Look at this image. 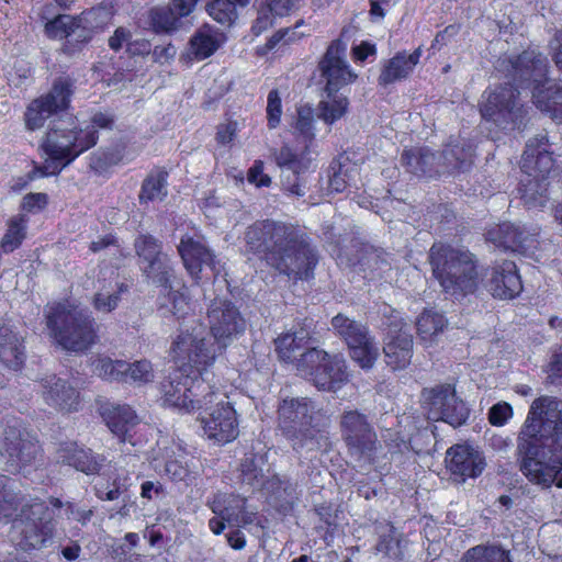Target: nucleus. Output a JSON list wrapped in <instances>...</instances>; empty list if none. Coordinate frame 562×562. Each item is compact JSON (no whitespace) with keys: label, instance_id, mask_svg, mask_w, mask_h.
I'll return each mask as SVG.
<instances>
[{"label":"nucleus","instance_id":"52","mask_svg":"<svg viewBox=\"0 0 562 562\" xmlns=\"http://www.w3.org/2000/svg\"><path fill=\"white\" fill-rule=\"evenodd\" d=\"M75 15L57 14L44 24V33L50 40H65L70 35Z\"/></svg>","mask_w":562,"mask_h":562},{"label":"nucleus","instance_id":"51","mask_svg":"<svg viewBox=\"0 0 562 562\" xmlns=\"http://www.w3.org/2000/svg\"><path fill=\"white\" fill-rule=\"evenodd\" d=\"M126 291L124 284H119L113 291H98L92 299V306L97 312L111 313L121 301V293Z\"/></svg>","mask_w":562,"mask_h":562},{"label":"nucleus","instance_id":"54","mask_svg":"<svg viewBox=\"0 0 562 562\" xmlns=\"http://www.w3.org/2000/svg\"><path fill=\"white\" fill-rule=\"evenodd\" d=\"M167 300L168 303H161L160 308H165L178 319L183 318L190 313L191 305L186 289L182 291H168Z\"/></svg>","mask_w":562,"mask_h":562},{"label":"nucleus","instance_id":"15","mask_svg":"<svg viewBox=\"0 0 562 562\" xmlns=\"http://www.w3.org/2000/svg\"><path fill=\"white\" fill-rule=\"evenodd\" d=\"M348 29L344 27L339 36L333 40L318 61L321 76L325 79V92L328 98L334 97L345 86L357 80L345 59L348 42Z\"/></svg>","mask_w":562,"mask_h":562},{"label":"nucleus","instance_id":"45","mask_svg":"<svg viewBox=\"0 0 562 562\" xmlns=\"http://www.w3.org/2000/svg\"><path fill=\"white\" fill-rule=\"evenodd\" d=\"M463 562H512L509 552L497 546H476L467 551Z\"/></svg>","mask_w":562,"mask_h":562},{"label":"nucleus","instance_id":"35","mask_svg":"<svg viewBox=\"0 0 562 562\" xmlns=\"http://www.w3.org/2000/svg\"><path fill=\"white\" fill-rule=\"evenodd\" d=\"M486 238L498 247L517 251L524 245L525 232L514 224L503 223L490 229Z\"/></svg>","mask_w":562,"mask_h":562},{"label":"nucleus","instance_id":"62","mask_svg":"<svg viewBox=\"0 0 562 562\" xmlns=\"http://www.w3.org/2000/svg\"><path fill=\"white\" fill-rule=\"evenodd\" d=\"M9 482V477L0 475V515L3 517H10L15 510L14 497L7 490Z\"/></svg>","mask_w":562,"mask_h":562},{"label":"nucleus","instance_id":"11","mask_svg":"<svg viewBox=\"0 0 562 562\" xmlns=\"http://www.w3.org/2000/svg\"><path fill=\"white\" fill-rule=\"evenodd\" d=\"M209 403H201L200 422L204 435L216 443L233 441L238 436L236 412L227 401L225 392L214 386L206 393Z\"/></svg>","mask_w":562,"mask_h":562},{"label":"nucleus","instance_id":"60","mask_svg":"<svg viewBox=\"0 0 562 562\" xmlns=\"http://www.w3.org/2000/svg\"><path fill=\"white\" fill-rule=\"evenodd\" d=\"M114 124H115V120L112 114L104 113V112L94 113L91 117V127L93 130L89 131L87 133V136L83 140H97L99 137L98 130H110L111 131V130H113Z\"/></svg>","mask_w":562,"mask_h":562},{"label":"nucleus","instance_id":"38","mask_svg":"<svg viewBox=\"0 0 562 562\" xmlns=\"http://www.w3.org/2000/svg\"><path fill=\"white\" fill-rule=\"evenodd\" d=\"M246 499L238 495L220 493L214 496L210 507L215 515L231 524L244 509Z\"/></svg>","mask_w":562,"mask_h":562},{"label":"nucleus","instance_id":"32","mask_svg":"<svg viewBox=\"0 0 562 562\" xmlns=\"http://www.w3.org/2000/svg\"><path fill=\"white\" fill-rule=\"evenodd\" d=\"M311 340L308 330L301 328L280 335L276 340V351L281 360L296 363L300 353L307 348Z\"/></svg>","mask_w":562,"mask_h":562},{"label":"nucleus","instance_id":"55","mask_svg":"<svg viewBox=\"0 0 562 562\" xmlns=\"http://www.w3.org/2000/svg\"><path fill=\"white\" fill-rule=\"evenodd\" d=\"M134 247L136 254L143 259V262L155 260L158 256L164 255L161 244L150 235H140L135 239Z\"/></svg>","mask_w":562,"mask_h":562},{"label":"nucleus","instance_id":"63","mask_svg":"<svg viewBox=\"0 0 562 562\" xmlns=\"http://www.w3.org/2000/svg\"><path fill=\"white\" fill-rule=\"evenodd\" d=\"M122 156L119 150H109L100 155L93 154L90 161V167L97 171L104 170L106 167L121 161Z\"/></svg>","mask_w":562,"mask_h":562},{"label":"nucleus","instance_id":"25","mask_svg":"<svg viewBox=\"0 0 562 562\" xmlns=\"http://www.w3.org/2000/svg\"><path fill=\"white\" fill-rule=\"evenodd\" d=\"M422 55V46H418L409 54L406 50H401L391 58L383 60L378 77L379 86L386 88L396 82L407 80L419 64Z\"/></svg>","mask_w":562,"mask_h":562},{"label":"nucleus","instance_id":"31","mask_svg":"<svg viewBox=\"0 0 562 562\" xmlns=\"http://www.w3.org/2000/svg\"><path fill=\"white\" fill-rule=\"evenodd\" d=\"M0 360L14 370H18L24 360L22 338L4 323H0Z\"/></svg>","mask_w":562,"mask_h":562},{"label":"nucleus","instance_id":"59","mask_svg":"<svg viewBox=\"0 0 562 562\" xmlns=\"http://www.w3.org/2000/svg\"><path fill=\"white\" fill-rule=\"evenodd\" d=\"M154 370L153 366L148 360H138L133 363H128L126 370V381L131 380L137 383H147L153 381Z\"/></svg>","mask_w":562,"mask_h":562},{"label":"nucleus","instance_id":"46","mask_svg":"<svg viewBox=\"0 0 562 562\" xmlns=\"http://www.w3.org/2000/svg\"><path fill=\"white\" fill-rule=\"evenodd\" d=\"M331 101L318 103V117L326 124L331 125L341 119L348 111L349 100L347 97H331Z\"/></svg>","mask_w":562,"mask_h":562},{"label":"nucleus","instance_id":"43","mask_svg":"<svg viewBox=\"0 0 562 562\" xmlns=\"http://www.w3.org/2000/svg\"><path fill=\"white\" fill-rule=\"evenodd\" d=\"M128 363L123 360L99 358L93 362V371L97 375L109 381H125Z\"/></svg>","mask_w":562,"mask_h":562},{"label":"nucleus","instance_id":"26","mask_svg":"<svg viewBox=\"0 0 562 562\" xmlns=\"http://www.w3.org/2000/svg\"><path fill=\"white\" fill-rule=\"evenodd\" d=\"M45 164L29 173V180H33L37 173L49 176L58 173L64 167L70 164L79 154L87 150L89 146L85 143H43Z\"/></svg>","mask_w":562,"mask_h":562},{"label":"nucleus","instance_id":"34","mask_svg":"<svg viewBox=\"0 0 562 562\" xmlns=\"http://www.w3.org/2000/svg\"><path fill=\"white\" fill-rule=\"evenodd\" d=\"M519 192L527 207L538 209L544 206L548 201L547 177L524 175L520 179Z\"/></svg>","mask_w":562,"mask_h":562},{"label":"nucleus","instance_id":"27","mask_svg":"<svg viewBox=\"0 0 562 562\" xmlns=\"http://www.w3.org/2000/svg\"><path fill=\"white\" fill-rule=\"evenodd\" d=\"M45 403L60 412L77 411L79 392L68 381L50 375L42 380Z\"/></svg>","mask_w":562,"mask_h":562},{"label":"nucleus","instance_id":"58","mask_svg":"<svg viewBox=\"0 0 562 562\" xmlns=\"http://www.w3.org/2000/svg\"><path fill=\"white\" fill-rule=\"evenodd\" d=\"M68 462L77 470L85 472L87 474L98 472L100 467L99 462L92 456L91 451L85 449H75L74 452L68 458Z\"/></svg>","mask_w":562,"mask_h":562},{"label":"nucleus","instance_id":"20","mask_svg":"<svg viewBox=\"0 0 562 562\" xmlns=\"http://www.w3.org/2000/svg\"><path fill=\"white\" fill-rule=\"evenodd\" d=\"M178 252L186 269L194 278H199L203 266L210 267L215 274L221 272L220 262L206 245L204 236L198 232L181 236Z\"/></svg>","mask_w":562,"mask_h":562},{"label":"nucleus","instance_id":"23","mask_svg":"<svg viewBox=\"0 0 562 562\" xmlns=\"http://www.w3.org/2000/svg\"><path fill=\"white\" fill-rule=\"evenodd\" d=\"M37 451L36 443L23 438L18 428L8 427L4 429L0 453L7 459L8 471H20L24 465L32 462Z\"/></svg>","mask_w":562,"mask_h":562},{"label":"nucleus","instance_id":"40","mask_svg":"<svg viewBox=\"0 0 562 562\" xmlns=\"http://www.w3.org/2000/svg\"><path fill=\"white\" fill-rule=\"evenodd\" d=\"M447 325L445 316L435 311H425L417 318V333L423 340H432Z\"/></svg>","mask_w":562,"mask_h":562},{"label":"nucleus","instance_id":"19","mask_svg":"<svg viewBox=\"0 0 562 562\" xmlns=\"http://www.w3.org/2000/svg\"><path fill=\"white\" fill-rule=\"evenodd\" d=\"M294 228L281 222L261 221L249 226L245 233V240L250 251L263 254L268 257L277 251L292 236Z\"/></svg>","mask_w":562,"mask_h":562},{"label":"nucleus","instance_id":"49","mask_svg":"<svg viewBox=\"0 0 562 562\" xmlns=\"http://www.w3.org/2000/svg\"><path fill=\"white\" fill-rule=\"evenodd\" d=\"M375 550L390 558H400V540L395 528L390 524H382L379 527V541Z\"/></svg>","mask_w":562,"mask_h":562},{"label":"nucleus","instance_id":"57","mask_svg":"<svg viewBox=\"0 0 562 562\" xmlns=\"http://www.w3.org/2000/svg\"><path fill=\"white\" fill-rule=\"evenodd\" d=\"M283 114L282 99L277 88L269 91L267 97L266 119L269 130H276L281 124Z\"/></svg>","mask_w":562,"mask_h":562},{"label":"nucleus","instance_id":"9","mask_svg":"<svg viewBox=\"0 0 562 562\" xmlns=\"http://www.w3.org/2000/svg\"><path fill=\"white\" fill-rule=\"evenodd\" d=\"M224 349L214 338H207L193 329L177 336L171 346V356L177 366L202 376V371L211 367Z\"/></svg>","mask_w":562,"mask_h":562},{"label":"nucleus","instance_id":"64","mask_svg":"<svg viewBox=\"0 0 562 562\" xmlns=\"http://www.w3.org/2000/svg\"><path fill=\"white\" fill-rule=\"evenodd\" d=\"M513 409L508 403L493 405L488 411V420L493 426H503L512 417Z\"/></svg>","mask_w":562,"mask_h":562},{"label":"nucleus","instance_id":"36","mask_svg":"<svg viewBox=\"0 0 562 562\" xmlns=\"http://www.w3.org/2000/svg\"><path fill=\"white\" fill-rule=\"evenodd\" d=\"M148 22L154 33L171 34L179 29L181 19L168 4L151 8L148 13Z\"/></svg>","mask_w":562,"mask_h":562},{"label":"nucleus","instance_id":"50","mask_svg":"<svg viewBox=\"0 0 562 562\" xmlns=\"http://www.w3.org/2000/svg\"><path fill=\"white\" fill-rule=\"evenodd\" d=\"M293 128L301 137L304 138V140L315 139L314 110L310 104H304L297 108Z\"/></svg>","mask_w":562,"mask_h":562},{"label":"nucleus","instance_id":"7","mask_svg":"<svg viewBox=\"0 0 562 562\" xmlns=\"http://www.w3.org/2000/svg\"><path fill=\"white\" fill-rule=\"evenodd\" d=\"M318 259V252L310 239L294 229L292 236L269 255L268 265L290 280H308L314 276Z\"/></svg>","mask_w":562,"mask_h":562},{"label":"nucleus","instance_id":"14","mask_svg":"<svg viewBox=\"0 0 562 562\" xmlns=\"http://www.w3.org/2000/svg\"><path fill=\"white\" fill-rule=\"evenodd\" d=\"M339 427L348 453L357 460L371 461L380 442L367 415L357 409L345 411Z\"/></svg>","mask_w":562,"mask_h":562},{"label":"nucleus","instance_id":"12","mask_svg":"<svg viewBox=\"0 0 562 562\" xmlns=\"http://www.w3.org/2000/svg\"><path fill=\"white\" fill-rule=\"evenodd\" d=\"M13 529L19 535L18 546L22 550L41 549L53 538L55 530L54 512L42 502L23 507L14 520Z\"/></svg>","mask_w":562,"mask_h":562},{"label":"nucleus","instance_id":"56","mask_svg":"<svg viewBox=\"0 0 562 562\" xmlns=\"http://www.w3.org/2000/svg\"><path fill=\"white\" fill-rule=\"evenodd\" d=\"M351 171L357 172V169L341 162L333 164L330 166L329 189L335 192H342L351 184Z\"/></svg>","mask_w":562,"mask_h":562},{"label":"nucleus","instance_id":"13","mask_svg":"<svg viewBox=\"0 0 562 562\" xmlns=\"http://www.w3.org/2000/svg\"><path fill=\"white\" fill-rule=\"evenodd\" d=\"M75 83L69 77L56 78L50 89L33 99L24 112L25 127L35 131L44 126L46 120L70 108Z\"/></svg>","mask_w":562,"mask_h":562},{"label":"nucleus","instance_id":"39","mask_svg":"<svg viewBox=\"0 0 562 562\" xmlns=\"http://www.w3.org/2000/svg\"><path fill=\"white\" fill-rule=\"evenodd\" d=\"M69 33L61 47L63 53L69 56L81 52L93 37L92 30L82 24L81 15H75Z\"/></svg>","mask_w":562,"mask_h":562},{"label":"nucleus","instance_id":"37","mask_svg":"<svg viewBox=\"0 0 562 562\" xmlns=\"http://www.w3.org/2000/svg\"><path fill=\"white\" fill-rule=\"evenodd\" d=\"M167 177L168 173L164 170L150 172L143 182L139 192V202L143 204L162 201L168 194Z\"/></svg>","mask_w":562,"mask_h":562},{"label":"nucleus","instance_id":"18","mask_svg":"<svg viewBox=\"0 0 562 562\" xmlns=\"http://www.w3.org/2000/svg\"><path fill=\"white\" fill-rule=\"evenodd\" d=\"M206 317L214 340L225 348L245 329V319L240 312L227 300H214L207 310Z\"/></svg>","mask_w":562,"mask_h":562},{"label":"nucleus","instance_id":"2","mask_svg":"<svg viewBox=\"0 0 562 562\" xmlns=\"http://www.w3.org/2000/svg\"><path fill=\"white\" fill-rule=\"evenodd\" d=\"M507 78L531 91L533 104L553 121L562 122V81L549 77V60L537 48L528 47L501 60Z\"/></svg>","mask_w":562,"mask_h":562},{"label":"nucleus","instance_id":"28","mask_svg":"<svg viewBox=\"0 0 562 562\" xmlns=\"http://www.w3.org/2000/svg\"><path fill=\"white\" fill-rule=\"evenodd\" d=\"M488 291L494 297L510 300L522 290V283L515 262L504 260L492 268Z\"/></svg>","mask_w":562,"mask_h":562},{"label":"nucleus","instance_id":"48","mask_svg":"<svg viewBox=\"0 0 562 562\" xmlns=\"http://www.w3.org/2000/svg\"><path fill=\"white\" fill-rule=\"evenodd\" d=\"M305 36H307V34L297 32L293 27L279 29L266 41L263 45L257 47V54L263 56L274 49L280 43L290 45L301 41Z\"/></svg>","mask_w":562,"mask_h":562},{"label":"nucleus","instance_id":"21","mask_svg":"<svg viewBox=\"0 0 562 562\" xmlns=\"http://www.w3.org/2000/svg\"><path fill=\"white\" fill-rule=\"evenodd\" d=\"M446 465L453 480L460 483L480 476L486 461L483 452L469 443H458L446 452Z\"/></svg>","mask_w":562,"mask_h":562},{"label":"nucleus","instance_id":"17","mask_svg":"<svg viewBox=\"0 0 562 562\" xmlns=\"http://www.w3.org/2000/svg\"><path fill=\"white\" fill-rule=\"evenodd\" d=\"M428 418L443 420L453 427L461 426L469 416L465 404L457 397L451 385H441L423 393Z\"/></svg>","mask_w":562,"mask_h":562},{"label":"nucleus","instance_id":"53","mask_svg":"<svg viewBox=\"0 0 562 562\" xmlns=\"http://www.w3.org/2000/svg\"><path fill=\"white\" fill-rule=\"evenodd\" d=\"M263 459L261 456H249L241 463V479L251 486H259L263 482Z\"/></svg>","mask_w":562,"mask_h":562},{"label":"nucleus","instance_id":"29","mask_svg":"<svg viewBox=\"0 0 562 562\" xmlns=\"http://www.w3.org/2000/svg\"><path fill=\"white\" fill-rule=\"evenodd\" d=\"M441 156L426 146H411L403 151L402 162L411 173L417 177H432L439 172Z\"/></svg>","mask_w":562,"mask_h":562},{"label":"nucleus","instance_id":"33","mask_svg":"<svg viewBox=\"0 0 562 562\" xmlns=\"http://www.w3.org/2000/svg\"><path fill=\"white\" fill-rule=\"evenodd\" d=\"M103 418L110 430L116 435L121 441L126 440V435L136 424V415L127 405H114L103 412Z\"/></svg>","mask_w":562,"mask_h":562},{"label":"nucleus","instance_id":"1","mask_svg":"<svg viewBox=\"0 0 562 562\" xmlns=\"http://www.w3.org/2000/svg\"><path fill=\"white\" fill-rule=\"evenodd\" d=\"M519 468L529 482L562 487V401L541 396L530 406L517 439Z\"/></svg>","mask_w":562,"mask_h":562},{"label":"nucleus","instance_id":"4","mask_svg":"<svg viewBox=\"0 0 562 562\" xmlns=\"http://www.w3.org/2000/svg\"><path fill=\"white\" fill-rule=\"evenodd\" d=\"M319 409L308 397L284 398L278 407V428L299 453L314 452L327 442L318 427Z\"/></svg>","mask_w":562,"mask_h":562},{"label":"nucleus","instance_id":"16","mask_svg":"<svg viewBox=\"0 0 562 562\" xmlns=\"http://www.w3.org/2000/svg\"><path fill=\"white\" fill-rule=\"evenodd\" d=\"M331 326L347 344L351 359L362 369H371L378 359L379 348L367 326L344 314L333 317Z\"/></svg>","mask_w":562,"mask_h":562},{"label":"nucleus","instance_id":"24","mask_svg":"<svg viewBox=\"0 0 562 562\" xmlns=\"http://www.w3.org/2000/svg\"><path fill=\"white\" fill-rule=\"evenodd\" d=\"M383 351L386 364L393 370L404 369L411 363L413 336L405 324L392 323L390 325Z\"/></svg>","mask_w":562,"mask_h":562},{"label":"nucleus","instance_id":"30","mask_svg":"<svg viewBox=\"0 0 562 562\" xmlns=\"http://www.w3.org/2000/svg\"><path fill=\"white\" fill-rule=\"evenodd\" d=\"M544 143H530L526 145L520 160L524 175L532 177H548L554 166L552 153Z\"/></svg>","mask_w":562,"mask_h":562},{"label":"nucleus","instance_id":"61","mask_svg":"<svg viewBox=\"0 0 562 562\" xmlns=\"http://www.w3.org/2000/svg\"><path fill=\"white\" fill-rule=\"evenodd\" d=\"M303 0H266L268 11L278 16H286L297 11Z\"/></svg>","mask_w":562,"mask_h":562},{"label":"nucleus","instance_id":"10","mask_svg":"<svg viewBox=\"0 0 562 562\" xmlns=\"http://www.w3.org/2000/svg\"><path fill=\"white\" fill-rule=\"evenodd\" d=\"M301 375L318 390L334 392L347 380L345 360L341 356H329L326 351L311 347L300 353L295 363Z\"/></svg>","mask_w":562,"mask_h":562},{"label":"nucleus","instance_id":"41","mask_svg":"<svg viewBox=\"0 0 562 562\" xmlns=\"http://www.w3.org/2000/svg\"><path fill=\"white\" fill-rule=\"evenodd\" d=\"M143 272L147 278L153 280V282L167 289L172 276L170 259L166 254L158 256L157 259L143 266Z\"/></svg>","mask_w":562,"mask_h":562},{"label":"nucleus","instance_id":"3","mask_svg":"<svg viewBox=\"0 0 562 562\" xmlns=\"http://www.w3.org/2000/svg\"><path fill=\"white\" fill-rule=\"evenodd\" d=\"M434 279L441 292L453 301L474 295L483 281L479 260L464 247L436 243L428 254Z\"/></svg>","mask_w":562,"mask_h":562},{"label":"nucleus","instance_id":"5","mask_svg":"<svg viewBox=\"0 0 562 562\" xmlns=\"http://www.w3.org/2000/svg\"><path fill=\"white\" fill-rule=\"evenodd\" d=\"M515 82H504L487 87L479 102L483 121L504 131H524L529 121V106L521 101Z\"/></svg>","mask_w":562,"mask_h":562},{"label":"nucleus","instance_id":"47","mask_svg":"<svg viewBox=\"0 0 562 562\" xmlns=\"http://www.w3.org/2000/svg\"><path fill=\"white\" fill-rule=\"evenodd\" d=\"M220 47V43L212 34L198 31L190 38V49L195 59L204 60L211 57Z\"/></svg>","mask_w":562,"mask_h":562},{"label":"nucleus","instance_id":"6","mask_svg":"<svg viewBox=\"0 0 562 562\" xmlns=\"http://www.w3.org/2000/svg\"><path fill=\"white\" fill-rule=\"evenodd\" d=\"M46 325L54 338L67 350H87L97 339L94 318L86 311L56 304L46 312Z\"/></svg>","mask_w":562,"mask_h":562},{"label":"nucleus","instance_id":"22","mask_svg":"<svg viewBox=\"0 0 562 562\" xmlns=\"http://www.w3.org/2000/svg\"><path fill=\"white\" fill-rule=\"evenodd\" d=\"M313 161V153L306 143H291L283 146L277 156L278 165L284 170L291 171L296 178L292 181L286 177L283 188L290 194L302 196L304 190L299 176L307 171Z\"/></svg>","mask_w":562,"mask_h":562},{"label":"nucleus","instance_id":"44","mask_svg":"<svg viewBox=\"0 0 562 562\" xmlns=\"http://www.w3.org/2000/svg\"><path fill=\"white\" fill-rule=\"evenodd\" d=\"M237 7L234 0H211L206 3L207 14L222 25H232L237 18Z\"/></svg>","mask_w":562,"mask_h":562},{"label":"nucleus","instance_id":"8","mask_svg":"<svg viewBox=\"0 0 562 562\" xmlns=\"http://www.w3.org/2000/svg\"><path fill=\"white\" fill-rule=\"evenodd\" d=\"M212 387L203 376L178 366L160 384L161 400L166 406L190 413L211 401L206 393Z\"/></svg>","mask_w":562,"mask_h":562},{"label":"nucleus","instance_id":"42","mask_svg":"<svg viewBox=\"0 0 562 562\" xmlns=\"http://www.w3.org/2000/svg\"><path fill=\"white\" fill-rule=\"evenodd\" d=\"M26 236V221L21 216L12 217L8 222L0 247L3 252L9 254L19 248Z\"/></svg>","mask_w":562,"mask_h":562}]
</instances>
